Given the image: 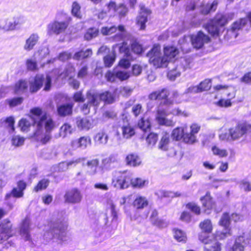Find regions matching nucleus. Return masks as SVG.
Instances as JSON below:
<instances>
[{
  "label": "nucleus",
  "mask_w": 251,
  "mask_h": 251,
  "mask_svg": "<svg viewBox=\"0 0 251 251\" xmlns=\"http://www.w3.org/2000/svg\"><path fill=\"white\" fill-rule=\"evenodd\" d=\"M28 117L32 121V126L35 127L33 135L38 137L44 129L46 133L42 137L40 142L43 145L48 143L51 138L50 132L56 127L55 122L40 107L31 108Z\"/></svg>",
  "instance_id": "obj_1"
},
{
  "label": "nucleus",
  "mask_w": 251,
  "mask_h": 251,
  "mask_svg": "<svg viewBox=\"0 0 251 251\" xmlns=\"http://www.w3.org/2000/svg\"><path fill=\"white\" fill-rule=\"evenodd\" d=\"M231 19L228 15L218 12L203 27L211 37L219 38Z\"/></svg>",
  "instance_id": "obj_2"
},
{
  "label": "nucleus",
  "mask_w": 251,
  "mask_h": 251,
  "mask_svg": "<svg viewBox=\"0 0 251 251\" xmlns=\"http://www.w3.org/2000/svg\"><path fill=\"white\" fill-rule=\"evenodd\" d=\"M170 90L165 87L159 90L151 92L148 95V99L150 100H157L160 102V105L170 106L173 105L176 101L178 96L177 92H173L171 96Z\"/></svg>",
  "instance_id": "obj_3"
},
{
  "label": "nucleus",
  "mask_w": 251,
  "mask_h": 251,
  "mask_svg": "<svg viewBox=\"0 0 251 251\" xmlns=\"http://www.w3.org/2000/svg\"><path fill=\"white\" fill-rule=\"evenodd\" d=\"M213 89L216 91L222 90V94H225L226 99H220L215 104L221 108H228L232 105V100L236 97V90L234 87L229 85L218 84L214 86Z\"/></svg>",
  "instance_id": "obj_4"
},
{
  "label": "nucleus",
  "mask_w": 251,
  "mask_h": 251,
  "mask_svg": "<svg viewBox=\"0 0 251 251\" xmlns=\"http://www.w3.org/2000/svg\"><path fill=\"white\" fill-rule=\"evenodd\" d=\"M49 228L46 231V234L50 237V239H56L63 241L66 236L68 225L64 222L57 221H50L49 223Z\"/></svg>",
  "instance_id": "obj_5"
},
{
  "label": "nucleus",
  "mask_w": 251,
  "mask_h": 251,
  "mask_svg": "<svg viewBox=\"0 0 251 251\" xmlns=\"http://www.w3.org/2000/svg\"><path fill=\"white\" fill-rule=\"evenodd\" d=\"M251 133V124L246 121H238L234 127L228 129V135L232 140H237Z\"/></svg>",
  "instance_id": "obj_6"
},
{
  "label": "nucleus",
  "mask_w": 251,
  "mask_h": 251,
  "mask_svg": "<svg viewBox=\"0 0 251 251\" xmlns=\"http://www.w3.org/2000/svg\"><path fill=\"white\" fill-rule=\"evenodd\" d=\"M247 24V20L245 17L239 18L233 22L230 27L226 29L224 39L229 40L236 38L239 35L238 31L242 29Z\"/></svg>",
  "instance_id": "obj_7"
},
{
  "label": "nucleus",
  "mask_w": 251,
  "mask_h": 251,
  "mask_svg": "<svg viewBox=\"0 0 251 251\" xmlns=\"http://www.w3.org/2000/svg\"><path fill=\"white\" fill-rule=\"evenodd\" d=\"M14 235L13 224L8 219L3 220L0 223V244H3Z\"/></svg>",
  "instance_id": "obj_8"
},
{
  "label": "nucleus",
  "mask_w": 251,
  "mask_h": 251,
  "mask_svg": "<svg viewBox=\"0 0 251 251\" xmlns=\"http://www.w3.org/2000/svg\"><path fill=\"white\" fill-rule=\"evenodd\" d=\"M147 56L149 61L157 68H161L163 66V56H161L160 46L159 44H154L152 48L148 51Z\"/></svg>",
  "instance_id": "obj_9"
},
{
  "label": "nucleus",
  "mask_w": 251,
  "mask_h": 251,
  "mask_svg": "<svg viewBox=\"0 0 251 251\" xmlns=\"http://www.w3.org/2000/svg\"><path fill=\"white\" fill-rule=\"evenodd\" d=\"M204 245L203 251H221L222 244L217 239V235L211 236L199 240Z\"/></svg>",
  "instance_id": "obj_10"
},
{
  "label": "nucleus",
  "mask_w": 251,
  "mask_h": 251,
  "mask_svg": "<svg viewBox=\"0 0 251 251\" xmlns=\"http://www.w3.org/2000/svg\"><path fill=\"white\" fill-rule=\"evenodd\" d=\"M130 175L126 172H119L112 178V185L119 189L123 190L129 187Z\"/></svg>",
  "instance_id": "obj_11"
},
{
  "label": "nucleus",
  "mask_w": 251,
  "mask_h": 251,
  "mask_svg": "<svg viewBox=\"0 0 251 251\" xmlns=\"http://www.w3.org/2000/svg\"><path fill=\"white\" fill-rule=\"evenodd\" d=\"M190 128L189 131L187 126H185L182 141L185 143L193 144L197 141L196 134L200 130L201 126L194 123L190 126Z\"/></svg>",
  "instance_id": "obj_12"
},
{
  "label": "nucleus",
  "mask_w": 251,
  "mask_h": 251,
  "mask_svg": "<svg viewBox=\"0 0 251 251\" xmlns=\"http://www.w3.org/2000/svg\"><path fill=\"white\" fill-rule=\"evenodd\" d=\"M190 39L193 47L197 50L201 49L205 44L211 41L210 37L201 30L199 31L196 35H191Z\"/></svg>",
  "instance_id": "obj_13"
},
{
  "label": "nucleus",
  "mask_w": 251,
  "mask_h": 251,
  "mask_svg": "<svg viewBox=\"0 0 251 251\" xmlns=\"http://www.w3.org/2000/svg\"><path fill=\"white\" fill-rule=\"evenodd\" d=\"M69 25V22L68 21L59 22L54 21L48 25V32L50 34H60L66 31Z\"/></svg>",
  "instance_id": "obj_14"
},
{
  "label": "nucleus",
  "mask_w": 251,
  "mask_h": 251,
  "mask_svg": "<svg viewBox=\"0 0 251 251\" xmlns=\"http://www.w3.org/2000/svg\"><path fill=\"white\" fill-rule=\"evenodd\" d=\"M163 51V66L167 62L174 61L179 53V49L171 45L164 46Z\"/></svg>",
  "instance_id": "obj_15"
},
{
  "label": "nucleus",
  "mask_w": 251,
  "mask_h": 251,
  "mask_svg": "<svg viewBox=\"0 0 251 251\" xmlns=\"http://www.w3.org/2000/svg\"><path fill=\"white\" fill-rule=\"evenodd\" d=\"M64 198L65 203L75 204L81 201L82 195L78 188H73L66 191Z\"/></svg>",
  "instance_id": "obj_16"
},
{
  "label": "nucleus",
  "mask_w": 251,
  "mask_h": 251,
  "mask_svg": "<svg viewBox=\"0 0 251 251\" xmlns=\"http://www.w3.org/2000/svg\"><path fill=\"white\" fill-rule=\"evenodd\" d=\"M16 187H14L10 192L5 195L6 199H9L11 197L14 198H20L24 196V191L27 187L26 182L23 179H21L16 182Z\"/></svg>",
  "instance_id": "obj_17"
},
{
  "label": "nucleus",
  "mask_w": 251,
  "mask_h": 251,
  "mask_svg": "<svg viewBox=\"0 0 251 251\" xmlns=\"http://www.w3.org/2000/svg\"><path fill=\"white\" fill-rule=\"evenodd\" d=\"M199 227L201 232L198 234V239L211 236L210 234L213 230L212 222L210 219L207 218L200 222Z\"/></svg>",
  "instance_id": "obj_18"
},
{
  "label": "nucleus",
  "mask_w": 251,
  "mask_h": 251,
  "mask_svg": "<svg viewBox=\"0 0 251 251\" xmlns=\"http://www.w3.org/2000/svg\"><path fill=\"white\" fill-rule=\"evenodd\" d=\"M168 114L166 110L164 109H157L155 120L159 126H173L175 123L171 119L166 118Z\"/></svg>",
  "instance_id": "obj_19"
},
{
  "label": "nucleus",
  "mask_w": 251,
  "mask_h": 251,
  "mask_svg": "<svg viewBox=\"0 0 251 251\" xmlns=\"http://www.w3.org/2000/svg\"><path fill=\"white\" fill-rule=\"evenodd\" d=\"M235 218L234 222H236L240 220V215L238 214L233 213L231 215L228 212L223 213L218 224L224 228H231L230 227L231 218Z\"/></svg>",
  "instance_id": "obj_20"
},
{
  "label": "nucleus",
  "mask_w": 251,
  "mask_h": 251,
  "mask_svg": "<svg viewBox=\"0 0 251 251\" xmlns=\"http://www.w3.org/2000/svg\"><path fill=\"white\" fill-rule=\"evenodd\" d=\"M200 200L205 213L211 210L215 206V202L209 191L207 192L204 196L201 197Z\"/></svg>",
  "instance_id": "obj_21"
},
{
  "label": "nucleus",
  "mask_w": 251,
  "mask_h": 251,
  "mask_svg": "<svg viewBox=\"0 0 251 251\" xmlns=\"http://www.w3.org/2000/svg\"><path fill=\"white\" fill-rule=\"evenodd\" d=\"M140 15L137 18V25L140 26L141 30H144L146 28V23L148 22V16L151 14V10L142 6L140 8Z\"/></svg>",
  "instance_id": "obj_22"
},
{
  "label": "nucleus",
  "mask_w": 251,
  "mask_h": 251,
  "mask_svg": "<svg viewBox=\"0 0 251 251\" xmlns=\"http://www.w3.org/2000/svg\"><path fill=\"white\" fill-rule=\"evenodd\" d=\"M126 164L129 167H136L142 163V159L138 153L133 152L128 153L125 158Z\"/></svg>",
  "instance_id": "obj_23"
},
{
  "label": "nucleus",
  "mask_w": 251,
  "mask_h": 251,
  "mask_svg": "<svg viewBox=\"0 0 251 251\" xmlns=\"http://www.w3.org/2000/svg\"><path fill=\"white\" fill-rule=\"evenodd\" d=\"M74 106L73 102L65 103L59 105L57 108L58 116L61 117L71 116L73 114Z\"/></svg>",
  "instance_id": "obj_24"
},
{
  "label": "nucleus",
  "mask_w": 251,
  "mask_h": 251,
  "mask_svg": "<svg viewBox=\"0 0 251 251\" xmlns=\"http://www.w3.org/2000/svg\"><path fill=\"white\" fill-rule=\"evenodd\" d=\"M44 81L43 75L37 74L33 80L29 83V90L31 93H34L39 91L43 86Z\"/></svg>",
  "instance_id": "obj_25"
},
{
  "label": "nucleus",
  "mask_w": 251,
  "mask_h": 251,
  "mask_svg": "<svg viewBox=\"0 0 251 251\" xmlns=\"http://www.w3.org/2000/svg\"><path fill=\"white\" fill-rule=\"evenodd\" d=\"M218 3L217 0H213L211 3H201L200 5V13L203 15H207L215 12L217 9Z\"/></svg>",
  "instance_id": "obj_26"
},
{
  "label": "nucleus",
  "mask_w": 251,
  "mask_h": 251,
  "mask_svg": "<svg viewBox=\"0 0 251 251\" xmlns=\"http://www.w3.org/2000/svg\"><path fill=\"white\" fill-rule=\"evenodd\" d=\"M25 22L23 18L21 16H16L13 18V21H5V25L2 28L5 30H13L16 29V27Z\"/></svg>",
  "instance_id": "obj_27"
},
{
  "label": "nucleus",
  "mask_w": 251,
  "mask_h": 251,
  "mask_svg": "<svg viewBox=\"0 0 251 251\" xmlns=\"http://www.w3.org/2000/svg\"><path fill=\"white\" fill-rule=\"evenodd\" d=\"M117 30L122 33L126 32L124 25H120L118 26L116 25H112L110 27L103 26L100 29V32L103 36H107L115 33Z\"/></svg>",
  "instance_id": "obj_28"
},
{
  "label": "nucleus",
  "mask_w": 251,
  "mask_h": 251,
  "mask_svg": "<svg viewBox=\"0 0 251 251\" xmlns=\"http://www.w3.org/2000/svg\"><path fill=\"white\" fill-rule=\"evenodd\" d=\"M91 139L88 136H82L77 140H75L71 142V146L74 148H81L84 149L88 145L91 144Z\"/></svg>",
  "instance_id": "obj_29"
},
{
  "label": "nucleus",
  "mask_w": 251,
  "mask_h": 251,
  "mask_svg": "<svg viewBox=\"0 0 251 251\" xmlns=\"http://www.w3.org/2000/svg\"><path fill=\"white\" fill-rule=\"evenodd\" d=\"M76 124L77 127L81 130H88L92 127V123L88 117H76Z\"/></svg>",
  "instance_id": "obj_30"
},
{
  "label": "nucleus",
  "mask_w": 251,
  "mask_h": 251,
  "mask_svg": "<svg viewBox=\"0 0 251 251\" xmlns=\"http://www.w3.org/2000/svg\"><path fill=\"white\" fill-rule=\"evenodd\" d=\"M170 144V134L167 131H164L159 142L158 148L162 151H167L169 149Z\"/></svg>",
  "instance_id": "obj_31"
},
{
  "label": "nucleus",
  "mask_w": 251,
  "mask_h": 251,
  "mask_svg": "<svg viewBox=\"0 0 251 251\" xmlns=\"http://www.w3.org/2000/svg\"><path fill=\"white\" fill-rule=\"evenodd\" d=\"M174 238L178 242L185 243L187 241L186 233L177 227L172 229Z\"/></svg>",
  "instance_id": "obj_32"
},
{
  "label": "nucleus",
  "mask_w": 251,
  "mask_h": 251,
  "mask_svg": "<svg viewBox=\"0 0 251 251\" xmlns=\"http://www.w3.org/2000/svg\"><path fill=\"white\" fill-rule=\"evenodd\" d=\"M148 183L149 181L147 180L138 177L131 178L130 176L129 186L131 185L133 188L142 189L147 186Z\"/></svg>",
  "instance_id": "obj_33"
},
{
  "label": "nucleus",
  "mask_w": 251,
  "mask_h": 251,
  "mask_svg": "<svg viewBox=\"0 0 251 251\" xmlns=\"http://www.w3.org/2000/svg\"><path fill=\"white\" fill-rule=\"evenodd\" d=\"M212 86V80L209 78H205L201 81L195 88L194 91L196 93H201L204 91H209Z\"/></svg>",
  "instance_id": "obj_34"
},
{
  "label": "nucleus",
  "mask_w": 251,
  "mask_h": 251,
  "mask_svg": "<svg viewBox=\"0 0 251 251\" xmlns=\"http://www.w3.org/2000/svg\"><path fill=\"white\" fill-rule=\"evenodd\" d=\"M39 38V37L37 34H31L26 40L24 49L27 51L32 50L34 46L37 43Z\"/></svg>",
  "instance_id": "obj_35"
},
{
  "label": "nucleus",
  "mask_w": 251,
  "mask_h": 251,
  "mask_svg": "<svg viewBox=\"0 0 251 251\" xmlns=\"http://www.w3.org/2000/svg\"><path fill=\"white\" fill-rule=\"evenodd\" d=\"M95 143L105 145L108 140V135L105 131L102 130L98 132L93 137Z\"/></svg>",
  "instance_id": "obj_36"
},
{
  "label": "nucleus",
  "mask_w": 251,
  "mask_h": 251,
  "mask_svg": "<svg viewBox=\"0 0 251 251\" xmlns=\"http://www.w3.org/2000/svg\"><path fill=\"white\" fill-rule=\"evenodd\" d=\"M149 204L148 200L144 197L138 196L132 202V206L137 209H143Z\"/></svg>",
  "instance_id": "obj_37"
},
{
  "label": "nucleus",
  "mask_w": 251,
  "mask_h": 251,
  "mask_svg": "<svg viewBox=\"0 0 251 251\" xmlns=\"http://www.w3.org/2000/svg\"><path fill=\"white\" fill-rule=\"evenodd\" d=\"M28 89V83L25 79H20L17 81L14 86V92L15 94L23 93Z\"/></svg>",
  "instance_id": "obj_38"
},
{
  "label": "nucleus",
  "mask_w": 251,
  "mask_h": 251,
  "mask_svg": "<svg viewBox=\"0 0 251 251\" xmlns=\"http://www.w3.org/2000/svg\"><path fill=\"white\" fill-rule=\"evenodd\" d=\"M92 54L93 51L91 49H87L85 50H80L74 54L73 58L74 59L79 61L89 58Z\"/></svg>",
  "instance_id": "obj_39"
},
{
  "label": "nucleus",
  "mask_w": 251,
  "mask_h": 251,
  "mask_svg": "<svg viewBox=\"0 0 251 251\" xmlns=\"http://www.w3.org/2000/svg\"><path fill=\"white\" fill-rule=\"evenodd\" d=\"M151 125L150 118H145L144 117H141L137 123V126L145 132L151 129Z\"/></svg>",
  "instance_id": "obj_40"
},
{
  "label": "nucleus",
  "mask_w": 251,
  "mask_h": 251,
  "mask_svg": "<svg viewBox=\"0 0 251 251\" xmlns=\"http://www.w3.org/2000/svg\"><path fill=\"white\" fill-rule=\"evenodd\" d=\"M99 99L105 104H111L115 100L113 95L108 91L99 94Z\"/></svg>",
  "instance_id": "obj_41"
},
{
  "label": "nucleus",
  "mask_w": 251,
  "mask_h": 251,
  "mask_svg": "<svg viewBox=\"0 0 251 251\" xmlns=\"http://www.w3.org/2000/svg\"><path fill=\"white\" fill-rule=\"evenodd\" d=\"M50 180L48 179L43 178L38 181L37 184L33 187V191L38 192L45 190L49 185Z\"/></svg>",
  "instance_id": "obj_42"
},
{
  "label": "nucleus",
  "mask_w": 251,
  "mask_h": 251,
  "mask_svg": "<svg viewBox=\"0 0 251 251\" xmlns=\"http://www.w3.org/2000/svg\"><path fill=\"white\" fill-rule=\"evenodd\" d=\"M122 131L123 136L126 138H129L135 133L134 127L129 123L122 126Z\"/></svg>",
  "instance_id": "obj_43"
},
{
  "label": "nucleus",
  "mask_w": 251,
  "mask_h": 251,
  "mask_svg": "<svg viewBox=\"0 0 251 251\" xmlns=\"http://www.w3.org/2000/svg\"><path fill=\"white\" fill-rule=\"evenodd\" d=\"M185 126L180 127H177L174 128L171 133V136L173 140L175 141H180L183 139V133Z\"/></svg>",
  "instance_id": "obj_44"
},
{
  "label": "nucleus",
  "mask_w": 251,
  "mask_h": 251,
  "mask_svg": "<svg viewBox=\"0 0 251 251\" xmlns=\"http://www.w3.org/2000/svg\"><path fill=\"white\" fill-rule=\"evenodd\" d=\"M117 45L119 46V51L120 53H124L126 58H132L130 50L127 43L123 42Z\"/></svg>",
  "instance_id": "obj_45"
},
{
  "label": "nucleus",
  "mask_w": 251,
  "mask_h": 251,
  "mask_svg": "<svg viewBox=\"0 0 251 251\" xmlns=\"http://www.w3.org/2000/svg\"><path fill=\"white\" fill-rule=\"evenodd\" d=\"M186 208L196 215H200L201 213V207L194 202H189L185 204Z\"/></svg>",
  "instance_id": "obj_46"
},
{
  "label": "nucleus",
  "mask_w": 251,
  "mask_h": 251,
  "mask_svg": "<svg viewBox=\"0 0 251 251\" xmlns=\"http://www.w3.org/2000/svg\"><path fill=\"white\" fill-rule=\"evenodd\" d=\"M99 29L95 27H90L88 28L84 35V39L87 41H89L93 38L97 37L99 34Z\"/></svg>",
  "instance_id": "obj_47"
},
{
  "label": "nucleus",
  "mask_w": 251,
  "mask_h": 251,
  "mask_svg": "<svg viewBox=\"0 0 251 251\" xmlns=\"http://www.w3.org/2000/svg\"><path fill=\"white\" fill-rule=\"evenodd\" d=\"M26 69L30 72H36L39 70L37 62L35 60L29 58L25 61Z\"/></svg>",
  "instance_id": "obj_48"
},
{
  "label": "nucleus",
  "mask_w": 251,
  "mask_h": 251,
  "mask_svg": "<svg viewBox=\"0 0 251 251\" xmlns=\"http://www.w3.org/2000/svg\"><path fill=\"white\" fill-rule=\"evenodd\" d=\"M24 99L21 97H14L11 99H7L5 101L10 107H14L21 104Z\"/></svg>",
  "instance_id": "obj_49"
},
{
  "label": "nucleus",
  "mask_w": 251,
  "mask_h": 251,
  "mask_svg": "<svg viewBox=\"0 0 251 251\" xmlns=\"http://www.w3.org/2000/svg\"><path fill=\"white\" fill-rule=\"evenodd\" d=\"M18 126L22 131L28 132L30 130L31 124L26 119L22 118L19 121Z\"/></svg>",
  "instance_id": "obj_50"
},
{
  "label": "nucleus",
  "mask_w": 251,
  "mask_h": 251,
  "mask_svg": "<svg viewBox=\"0 0 251 251\" xmlns=\"http://www.w3.org/2000/svg\"><path fill=\"white\" fill-rule=\"evenodd\" d=\"M211 150L214 155L221 158L226 157L228 155V152L226 149H220L215 145L212 146Z\"/></svg>",
  "instance_id": "obj_51"
},
{
  "label": "nucleus",
  "mask_w": 251,
  "mask_h": 251,
  "mask_svg": "<svg viewBox=\"0 0 251 251\" xmlns=\"http://www.w3.org/2000/svg\"><path fill=\"white\" fill-rule=\"evenodd\" d=\"M130 48L132 52L136 54H141L144 51L142 45L136 41H134L131 43Z\"/></svg>",
  "instance_id": "obj_52"
},
{
  "label": "nucleus",
  "mask_w": 251,
  "mask_h": 251,
  "mask_svg": "<svg viewBox=\"0 0 251 251\" xmlns=\"http://www.w3.org/2000/svg\"><path fill=\"white\" fill-rule=\"evenodd\" d=\"M87 98L88 99V104L90 105L98 106L99 104V94L89 93L87 94Z\"/></svg>",
  "instance_id": "obj_53"
},
{
  "label": "nucleus",
  "mask_w": 251,
  "mask_h": 251,
  "mask_svg": "<svg viewBox=\"0 0 251 251\" xmlns=\"http://www.w3.org/2000/svg\"><path fill=\"white\" fill-rule=\"evenodd\" d=\"M117 112L113 109L105 110L102 115V117L104 120H114L117 118Z\"/></svg>",
  "instance_id": "obj_54"
},
{
  "label": "nucleus",
  "mask_w": 251,
  "mask_h": 251,
  "mask_svg": "<svg viewBox=\"0 0 251 251\" xmlns=\"http://www.w3.org/2000/svg\"><path fill=\"white\" fill-rule=\"evenodd\" d=\"M158 138V134L151 132L147 135L146 140L148 145L154 146L156 143Z\"/></svg>",
  "instance_id": "obj_55"
},
{
  "label": "nucleus",
  "mask_w": 251,
  "mask_h": 251,
  "mask_svg": "<svg viewBox=\"0 0 251 251\" xmlns=\"http://www.w3.org/2000/svg\"><path fill=\"white\" fill-rule=\"evenodd\" d=\"M86 164L90 168H94L93 172L90 173V175H94L96 174L97 173V168L99 164V160L98 159H92L87 161Z\"/></svg>",
  "instance_id": "obj_56"
},
{
  "label": "nucleus",
  "mask_w": 251,
  "mask_h": 251,
  "mask_svg": "<svg viewBox=\"0 0 251 251\" xmlns=\"http://www.w3.org/2000/svg\"><path fill=\"white\" fill-rule=\"evenodd\" d=\"M25 138L19 135L14 136L11 139L12 144L15 147H19L24 143Z\"/></svg>",
  "instance_id": "obj_57"
},
{
  "label": "nucleus",
  "mask_w": 251,
  "mask_h": 251,
  "mask_svg": "<svg viewBox=\"0 0 251 251\" xmlns=\"http://www.w3.org/2000/svg\"><path fill=\"white\" fill-rule=\"evenodd\" d=\"M115 60V55H107L103 58V62L105 67H111Z\"/></svg>",
  "instance_id": "obj_58"
},
{
  "label": "nucleus",
  "mask_w": 251,
  "mask_h": 251,
  "mask_svg": "<svg viewBox=\"0 0 251 251\" xmlns=\"http://www.w3.org/2000/svg\"><path fill=\"white\" fill-rule=\"evenodd\" d=\"M72 14L76 17L80 18V6L76 1H74L72 4Z\"/></svg>",
  "instance_id": "obj_59"
},
{
  "label": "nucleus",
  "mask_w": 251,
  "mask_h": 251,
  "mask_svg": "<svg viewBox=\"0 0 251 251\" xmlns=\"http://www.w3.org/2000/svg\"><path fill=\"white\" fill-rule=\"evenodd\" d=\"M120 18H123L126 16L128 12V8L126 5L121 3L118 5V10L116 12Z\"/></svg>",
  "instance_id": "obj_60"
},
{
  "label": "nucleus",
  "mask_w": 251,
  "mask_h": 251,
  "mask_svg": "<svg viewBox=\"0 0 251 251\" xmlns=\"http://www.w3.org/2000/svg\"><path fill=\"white\" fill-rule=\"evenodd\" d=\"M116 76L120 80L124 81L129 78L130 74L127 72L118 71L116 72Z\"/></svg>",
  "instance_id": "obj_61"
},
{
  "label": "nucleus",
  "mask_w": 251,
  "mask_h": 251,
  "mask_svg": "<svg viewBox=\"0 0 251 251\" xmlns=\"http://www.w3.org/2000/svg\"><path fill=\"white\" fill-rule=\"evenodd\" d=\"M132 58H123L121 59L118 63L119 66L124 69H126L130 66V60Z\"/></svg>",
  "instance_id": "obj_62"
},
{
  "label": "nucleus",
  "mask_w": 251,
  "mask_h": 251,
  "mask_svg": "<svg viewBox=\"0 0 251 251\" xmlns=\"http://www.w3.org/2000/svg\"><path fill=\"white\" fill-rule=\"evenodd\" d=\"M142 66L138 64H135L132 66L131 67V74L133 75L138 76L142 72Z\"/></svg>",
  "instance_id": "obj_63"
},
{
  "label": "nucleus",
  "mask_w": 251,
  "mask_h": 251,
  "mask_svg": "<svg viewBox=\"0 0 251 251\" xmlns=\"http://www.w3.org/2000/svg\"><path fill=\"white\" fill-rule=\"evenodd\" d=\"M240 81L247 84H251V71L244 74L240 78Z\"/></svg>",
  "instance_id": "obj_64"
}]
</instances>
